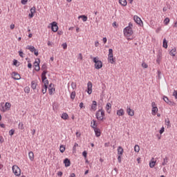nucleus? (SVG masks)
Segmentation results:
<instances>
[{
    "label": "nucleus",
    "instance_id": "obj_19",
    "mask_svg": "<svg viewBox=\"0 0 177 177\" xmlns=\"http://www.w3.org/2000/svg\"><path fill=\"white\" fill-rule=\"evenodd\" d=\"M35 12H36V8L33 6L30 8V13H29V18L30 19L33 18Z\"/></svg>",
    "mask_w": 177,
    "mask_h": 177
},
{
    "label": "nucleus",
    "instance_id": "obj_61",
    "mask_svg": "<svg viewBox=\"0 0 177 177\" xmlns=\"http://www.w3.org/2000/svg\"><path fill=\"white\" fill-rule=\"evenodd\" d=\"M79 107H80V109H83V108L84 107L83 102H80V103Z\"/></svg>",
    "mask_w": 177,
    "mask_h": 177
},
{
    "label": "nucleus",
    "instance_id": "obj_43",
    "mask_svg": "<svg viewBox=\"0 0 177 177\" xmlns=\"http://www.w3.org/2000/svg\"><path fill=\"white\" fill-rule=\"evenodd\" d=\"M24 91H25V93H29L30 91V88L29 86H25V88H24Z\"/></svg>",
    "mask_w": 177,
    "mask_h": 177
},
{
    "label": "nucleus",
    "instance_id": "obj_6",
    "mask_svg": "<svg viewBox=\"0 0 177 177\" xmlns=\"http://www.w3.org/2000/svg\"><path fill=\"white\" fill-rule=\"evenodd\" d=\"M151 115L155 116L158 113V108L157 106V104L156 102H151Z\"/></svg>",
    "mask_w": 177,
    "mask_h": 177
},
{
    "label": "nucleus",
    "instance_id": "obj_12",
    "mask_svg": "<svg viewBox=\"0 0 177 177\" xmlns=\"http://www.w3.org/2000/svg\"><path fill=\"white\" fill-rule=\"evenodd\" d=\"M92 88H93V84L91 81H88L87 82V91H86L88 95L92 94V91H93Z\"/></svg>",
    "mask_w": 177,
    "mask_h": 177
},
{
    "label": "nucleus",
    "instance_id": "obj_39",
    "mask_svg": "<svg viewBox=\"0 0 177 177\" xmlns=\"http://www.w3.org/2000/svg\"><path fill=\"white\" fill-rule=\"evenodd\" d=\"M140 150V146L139 145H135L134 146V151L139 153Z\"/></svg>",
    "mask_w": 177,
    "mask_h": 177
},
{
    "label": "nucleus",
    "instance_id": "obj_25",
    "mask_svg": "<svg viewBox=\"0 0 177 177\" xmlns=\"http://www.w3.org/2000/svg\"><path fill=\"white\" fill-rule=\"evenodd\" d=\"M119 4L122 7H126L127 6V0H118Z\"/></svg>",
    "mask_w": 177,
    "mask_h": 177
},
{
    "label": "nucleus",
    "instance_id": "obj_34",
    "mask_svg": "<svg viewBox=\"0 0 177 177\" xmlns=\"http://www.w3.org/2000/svg\"><path fill=\"white\" fill-rule=\"evenodd\" d=\"M80 18L82 19V21H83L84 22H86V21H87V20H88V17H87V16H86V15H80V16L78 17V19H80Z\"/></svg>",
    "mask_w": 177,
    "mask_h": 177
},
{
    "label": "nucleus",
    "instance_id": "obj_1",
    "mask_svg": "<svg viewBox=\"0 0 177 177\" xmlns=\"http://www.w3.org/2000/svg\"><path fill=\"white\" fill-rule=\"evenodd\" d=\"M133 24L129 23L128 26L125 27L123 30V34L125 37H129L133 35Z\"/></svg>",
    "mask_w": 177,
    "mask_h": 177
},
{
    "label": "nucleus",
    "instance_id": "obj_51",
    "mask_svg": "<svg viewBox=\"0 0 177 177\" xmlns=\"http://www.w3.org/2000/svg\"><path fill=\"white\" fill-rule=\"evenodd\" d=\"M82 156H83V157H84V158H86V157H87V152H86V151H84L82 152Z\"/></svg>",
    "mask_w": 177,
    "mask_h": 177
},
{
    "label": "nucleus",
    "instance_id": "obj_57",
    "mask_svg": "<svg viewBox=\"0 0 177 177\" xmlns=\"http://www.w3.org/2000/svg\"><path fill=\"white\" fill-rule=\"evenodd\" d=\"M102 41L104 44H106L107 42V38L106 37H103L102 38Z\"/></svg>",
    "mask_w": 177,
    "mask_h": 177
},
{
    "label": "nucleus",
    "instance_id": "obj_58",
    "mask_svg": "<svg viewBox=\"0 0 177 177\" xmlns=\"http://www.w3.org/2000/svg\"><path fill=\"white\" fill-rule=\"evenodd\" d=\"M75 135H76L77 138H80L81 137V133H79V131H76Z\"/></svg>",
    "mask_w": 177,
    "mask_h": 177
},
{
    "label": "nucleus",
    "instance_id": "obj_17",
    "mask_svg": "<svg viewBox=\"0 0 177 177\" xmlns=\"http://www.w3.org/2000/svg\"><path fill=\"white\" fill-rule=\"evenodd\" d=\"M157 160L155 158H151V160L149 161V167L153 168L156 165Z\"/></svg>",
    "mask_w": 177,
    "mask_h": 177
},
{
    "label": "nucleus",
    "instance_id": "obj_41",
    "mask_svg": "<svg viewBox=\"0 0 177 177\" xmlns=\"http://www.w3.org/2000/svg\"><path fill=\"white\" fill-rule=\"evenodd\" d=\"M65 150H66V148H65L64 145H60L59 151L61 153H64L65 151Z\"/></svg>",
    "mask_w": 177,
    "mask_h": 177
},
{
    "label": "nucleus",
    "instance_id": "obj_15",
    "mask_svg": "<svg viewBox=\"0 0 177 177\" xmlns=\"http://www.w3.org/2000/svg\"><path fill=\"white\" fill-rule=\"evenodd\" d=\"M116 115L118 116V117H122L125 115V111L124 109H122V108H120V109H118L116 111Z\"/></svg>",
    "mask_w": 177,
    "mask_h": 177
},
{
    "label": "nucleus",
    "instance_id": "obj_7",
    "mask_svg": "<svg viewBox=\"0 0 177 177\" xmlns=\"http://www.w3.org/2000/svg\"><path fill=\"white\" fill-rule=\"evenodd\" d=\"M41 81L43 82V84L44 86H48L49 85V82L46 77V72L44 71L41 73Z\"/></svg>",
    "mask_w": 177,
    "mask_h": 177
},
{
    "label": "nucleus",
    "instance_id": "obj_60",
    "mask_svg": "<svg viewBox=\"0 0 177 177\" xmlns=\"http://www.w3.org/2000/svg\"><path fill=\"white\" fill-rule=\"evenodd\" d=\"M24 52L21 51V50H19V57L23 58L24 57Z\"/></svg>",
    "mask_w": 177,
    "mask_h": 177
},
{
    "label": "nucleus",
    "instance_id": "obj_29",
    "mask_svg": "<svg viewBox=\"0 0 177 177\" xmlns=\"http://www.w3.org/2000/svg\"><path fill=\"white\" fill-rule=\"evenodd\" d=\"M61 118L64 120H68L69 116H68V113H62Z\"/></svg>",
    "mask_w": 177,
    "mask_h": 177
},
{
    "label": "nucleus",
    "instance_id": "obj_52",
    "mask_svg": "<svg viewBox=\"0 0 177 177\" xmlns=\"http://www.w3.org/2000/svg\"><path fill=\"white\" fill-rule=\"evenodd\" d=\"M62 46L63 49L66 50L67 48V44L66 43H63L62 44Z\"/></svg>",
    "mask_w": 177,
    "mask_h": 177
},
{
    "label": "nucleus",
    "instance_id": "obj_10",
    "mask_svg": "<svg viewBox=\"0 0 177 177\" xmlns=\"http://www.w3.org/2000/svg\"><path fill=\"white\" fill-rule=\"evenodd\" d=\"M97 102L95 100H93L91 105L90 111L92 112H95L97 110Z\"/></svg>",
    "mask_w": 177,
    "mask_h": 177
},
{
    "label": "nucleus",
    "instance_id": "obj_8",
    "mask_svg": "<svg viewBox=\"0 0 177 177\" xmlns=\"http://www.w3.org/2000/svg\"><path fill=\"white\" fill-rule=\"evenodd\" d=\"M50 25L51 26V30L53 32H57L58 31L59 27L56 21H53L52 23L50 24Z\"/></svg>",
    "mask_w": 177,
    "mask_h": 177
},
{
    "label": "nucleus",
    "instance_id": "obj_30",
    "mask_svg": "<svg viewBox=\"0 0 177 177\" xmlns=\"http://www.w3.org/2000/svg\"><path fill=\"white\" fill-rule=\"evenodd\" d=\"M107 59L108 62L111 64H113L115 62V57H108Z\"/></svg>",
    "mask_w": 177,
    "mask_h": 177
},
{
    "label": "nucleus",
    "instance_id": "obj_3",
    "mask_svg": "<svg viewBox=\"0 0 177 177\" xmlns=\"http://www.w3.org/2000/svg\"><path fill=\"white\" fill-rule=\"evenodd\" d=\"M12 104L10 102H6V104H1L0 106V111L3 113L8 112L10 110Z\"/></svg>",
    "mask_w": 177,
    "mask_h": 177
},
{
    "label": "nucleus",
    "instance_id": "obj_5",
    "mask_svg": "<svg viewBox=\"0 0 177 177\" xmlns=\"http://www.w3.org/2000/svg\"><path fill=\"white\" fill-rule=\"evenodd\" d=\"M12 173H14L15 176H19L21 174V170L19 166L14 165V166H12Z\"/></svg>",
    "mask_w": 177,
    "mask_h": 177
},
{
    "label": "nucleus",
    "instance_id": "obj_20",
    "mask_svg": "<svg viewBox=\"0 0 177 177\" xmlns=\"http://www.w3.org/2000/svg\"><path fill=\"white\" fill-rule=\"evenodd\" d=\"M117 153H118V156H122L123 155L124 149H123L122 147H118Z\"/></svg>",
    "mask_w": 177,
    "mask_h": 177
},
{
    "label": "nucleus",
    "instance_id": "obj_18",
    "mask_svg": "<svg viewBox=\"0 0 177 177\" xmlns=\"http://www.w3.org/2000/svg\"><path fill=\"white\" fill-rule=\"evenodd\" d=\"M111 109H112V105H111V102H107V104L105 106V110H106V113L110 114L111 112Z\"/></svg>",
    "mask_w": 177,
    "mask_h": 177
},
{
    "label": "nucleus",
    "instance_id": "obj_31",
    "mask_svg": "<svg viewBox=\"0 0 177 177\" xmlns=\"http://www.w3.org/2000/svg\"><path fill=\"white\" fill-rule=\"evenodd\" d=\"M26 49L30 50V52L32 53L35 50V46L31 45H28V46H26Z\"/></svg>",
    "mask_w": 177,
    "mask_h": 177
},
{
    "label": "nucleus",
    "instance_id": "obj_13",
    "mask_svg": "<svg viewBox=\"0 0 177 177\" xmlns=\"http://www.w3.org/2000/svg\"><path fill=\"white\" fill-rule=\"evenodd\" d=\"M133 21L138 24V25H141L143 24L141 18L138 17V15H134L133 16Z\"/></svg>",
    "mask_w": 177,
    "mask_h": 177
},
{
    "label": "nucleus",
    "instance_id": "obj_55",
    "mask_svg": "<svg viewBox=\"0 0 177 177\" xmlns=\"http://www.w3.org/2000/svg\"><path fill=\"white\" fill-rule=\"evenodd\" d=\"M94 45L95 47H98L100 46V42L98 41H95Z\"/></svg>",
    "mask_w": 177,
    "mask_h": 177
},
{
    "label": "nucleus",
    "instance_id": "obj_46",
    "mask_svg": "<svg viewBox=\"0 0 177 177\" xmlns=\"http://www.w3.org/2000/svg\"><path fill=\"white\" fill-rule=\"evenodd\" d=\"M122 155H118V162H119V163H122Z\"/></svg>",
    "mask_w": 177,
    "mask_h": 177
},
{
    "label": "nucleus",
    "instance_id": "obj_32",
    "mask_svg": "<svg viewBox=\"0 0 177 177\" xmlns=\"http://www.w3.org/2000/svg\"><path fill=\"white\" fill-rule=\"evenodd\" d=\"M113 57V50L112 48L109 49L108 58Z\"/></svg>",
    "mask_w": 177,
    "mask_h": 177
},
{
    "label": "nucleus",
    "instance_id": "obj_21",
    "mask_svg": "<svg viewBox=\"0 0 177 177\" xmlns=\"http://www.w3.org/2000/svg\"><path fill=\"white\" fill-rule=\"evenodd\" d=\"M35 71H36L37 72L40 71L39 59V61L35 62Z\"/></svg>",
    "mask_w": 177,
    "mask_h": 177
},
{
    "label": "nucleus",
    "instance_id": "obj_42",
    "mask_svg": "<svg viewBox=\"0 0 177 177\" xmlns=\"http://www.w3.org/2000/svg\"><path fill=\"white\" fill-rule=\"evenodd\" d=\"M161 58H162V53H159V54L157 55L156 62L159 63L160 61L161 60Z\"/></svg>",
    "mask_w": 177,
    "mask_h": 177
},
{
    "label": "nucleus",
    "instance_id": "obj_38",
    "mask_svg": "<svg viewBox=\"0 0 177 177\" xmlns=\"http://www.w3.org/2000/svg\"><path fill=\"white\" fill-rule=\"evenodd\" d=\"M79 147V144L75 142L73 147V153H76V148Z\"/></svg>",
    "mask_w": 177,
    "mask_h": 177
},
{
    "label": "nucleus",
    "instance_id": "obj_16",
    "mask_svg": "<svg viewBox=\"0 0 177 177\" xmlns=\"http://www.w3.org/2000/svg\"><path fill=\"white\" fill-rule=\"evenodd\" d=\"M55 88L54 87V84L50 83L49 84V88H48V94L50 95H52L53 94V92H55Z\"/></svg>",
    "mask_w": 177,
    "mask_h": 177
},
{
    "label": "nucleus",
    "instance_id": "obj_53",
    "mask_svg": "<svg viewBox=\"0 0 177 177\" xmlns=\"http://www.w3.org/2000/svg\"><path fill=\"white\" fill-rule=\"evenodd\" d=\"M77 59H80V60L83 59V55H82V53H79Z\"/></svg>",
    "mask_w": 177,
    "mask_h": 177
},
{
    "label": "nucleus",
    "instance_id": "obj_63",
    "mask_svg": "<svg viewBox=\"0 0 177 177\" xmlns=\"http://www.w3.org/2000/svg\"><path fill=\"white\" fill-rule=\"evenodd\" d=\"M15 27V25L14 24H12L11 25H10V28H11V30H13Z\"/></svg>",
    "mask_w": 177,
    "mask_h": 177
},
{
    "label": "nucleus",
    "instance_id": "obj_54",
    "mask_svg": "<svg viewBox=\"0 0 177 177\" xmlns=\"http://www.w3.org/2000/svg\"><path fill=\"white\" fill-rule=\"evenodd\" d=\"M165 132V127H161L159 133L160 135H162Z\"/></svg>",
    "mask_w": 177,
    "mask_h": 177
},
{
    "label": "nucleus",
    "instance_id": "obj_24",
    "mask_svg": "<svg viewBox=\"0 0 177 177\" xmlns=\"http://www.w3.org/2000/svg\"><path fill=\"white\" fill-rule=\"evenodd\" d=\"M169 55H170L171 57H176V47L173 48L169 51Z\"/></svg>",
    "mask_w": 177,
    "mask_h": 177
},
{
    "label": "nucleus",
    "instance_id": "obj_40",
    "mask_svg": "<svg viewBox=\"0 0 177 177\" xmlns=\"http://www.w3.org/2000/svg\"><path fill=\"white\" fill-rule=\"evenodd\" d=\"M167 163H168V158H164L163 162H162V166L167 165Z\"/></svg>",
    "mask_w": 177,
    "mask_h": 177
},
{
    "label": "nucleus",
    "instance_id": "obj_36",
    "mask_svg": "<svg viewBox=\"0 0 177 177\" xmlns=\"http://www.w3.org/2000/svg\"><path fill=\"white\" fill-rule=\"evenodd\" d=\"M76 96V92L75 91H72L70 95V97L72 100H73L75 98Z\"/></svg>",
    "mask_w": 177,
    "mask_h": 177
},
{
    "label": "nucleus",
    "instance_id": "obj_64",
    "mask_svg": "<svg viewBox=\"0 0 177 177\" xmlns=\"http://www.w3.org/2000/svg\"><path fill=\"white\" fill-rule=\"evenodd\" d=\"M33 51H35V55H36V56L39 55V51L35 49V50H33Z\"/></svg>",
    "mask_w": 177,
    "mask_h": 177
},
{
    "label": "nucleus",
    "instance_id": "obj_56",
    "mask_svg": "<svg viewBox=\"0 0 177 177\" xmlns=\"http://www.w3.org/2000/svg\"><path fill=\"white\" fill-rule=\"evenodd\" d=\"M57 176L59 177H62L63 176V172L62 171H58L57 174Z\"/></svg>",
    "mask_w": 177,
    "mask_h": 177
},
{
    "label": "nucleus",
    "instance_id": "obj_28",
    "mask_svg": "<svg viewBox=\"0 0 177 177\" xmlns=\"http://www.w3.org/2000/svg\"><path fill=\"white\" fill-rule=\"evenodd\" d=\"M97 122L96 120H91V127L93 129H95L97 128Z\"/></svg>",
    "mask_w": 177,
    "mask_h": 177
},
{
    "label": "nucleus",
    "instance_id": "obj_35",
    "mask_svg": "<svg viewBox=\"0 0 177 177\" xmlns=\"http://www.w3.org/2000/svg\"><path fill=\"white\" fill-rule=\"evenodd\" d=\"M41 70H43V73L46 72V74L48 73L47 66L46 64H43V66H41Z\"/></svg>",
    "mask_w": 177,
    "mask_h": 177
},
{
    "label": "nucleus",
    "instance_id": "obj_50",
    "mask_svg": "<svg viewBox=\"0 0 177 177\" xmlns=\"http://www.w3.org/2000/svg\"><path fill=\"white\" fill-rule=\"evenodd\" d=\"M28 2V0H21V3L22 5H26Z\"/></svg>",
    "mask_w": 177,
    "mask_h": 177
},
{
    "label": "nucleus",
    "instance_id": "obj_59",
    "mask_svg": "<svg viewBox=\"0 0 177 177\" xmlns=\"http://www.w3.org/2000/svg\"><path fill=\"white\" fill-rule=\"evenodd\" d=\"M9 133L10 136H12L15 133V130H10Z\"/></svg>",
    "mask_w": 177,
    "mask_h": 177
},
{
    "label": "nucleus",
    "instance_id": "obj_4",
    "mask_svg": "<svg viewBox=\"0 0 177 177\" xmlns=\"http://www.w3.org/2000/svg\"><path fill=\"white\" fill-rule=\"evenodd\" d=\"M96 119L99 121H103L105 118V112L103 109H99L95 113Z\"/></svg>",
    "mask_w": 177,
    "mask_h": 177
},
{
    "label": "nucleus",
    "instance_id": "obj_49",
    "mask_svg": "<svg viewBox=\"0 0 177 177\" xmlns=\"http://www.w3.org/2000/svg\"><path fill=\"white\" fill-rule=\"evenodd\" d=\"M165 124L168 127H171L170 120H165Z\"/></svg>",
    "mask_w": 177,
    "mask_h": 177
},
{
    "label": "nucleus",
    "instance_id": "obj_62",
    "mask_svg": "<svg viewBox=\"0 0 177 177\" xmlns=\"http://www.w3.org/2000/svg\"><path fill=\"white\" fill-rule=\"evenodd\" d=\"M161 30H162V28H161V27H158V28L156 29V33H158V32H160Z\"/></svg>",
    "mask_w": 177,
    "mask_h": 177
},
{
    "label": "nucleus",
    "instance_id": "obj_23",
    "mask_svg": "<svg viewBox=\"0 0 177 177\" xmlns=\"http://www.w3.org/2000/svg\"><path fill=\"white\" fill-rule=\"evenodd\" d=\"M64 164L65 167H68L71 166V160L68 159V158H66V159L64 160Z\"/></svg>",
    "mask_w": 177,
    "mask_h": 177
},
{
    "label": "nucleus",
    "instance_id": "obj_37",
    "mask_svg": "<svg viewBox=\"0 0 177 177\" xmlns=\"http://www.w3.org/2000/svg\"><path fill=\"white\" fill-rule=\"evenodd\" d=\"M164 24L165 26H167L169 22H170V19L169 17H166L164 21H163Z\"/></svg>",
    "mask_w": 177,
    "mask_h": 177
},
{
    "label": "nucleus",
    "instance_id": "obj_45",
    "mask_svg": "<svg viewBox=\"0 0 177 177\" xmlns=\"http://www.w3.org/2000/svg\"><path fill=\"white\" fill-rule=\"evenodd\" d=\"M18 128L21 130H24V123H19V124H18Z\"/></svg>",
    "mask_w": 177,
    "mask_h": 177
},
{
    "label": "nucleus",
    "instance_id": "obj_44",
    "mask_svg": "<svg viewBox=\"0 0 177 177\" xmlns=\"http://www.w3.org/2000/svg\"><path fill=\"white\" fill-rule=\"evenodd\" d=\"M48 86H43V89H41V92H43V94H45L47 91Z\"/></svg>",
    "mask_w": 177,
    "mask_h": 177
},
{
    "label": "nucleus",
    "instance_id": "obj_47",
    "mask_svg": "<svg viewBox=\"0 0 177 177\" xmlns=\"http://www.w3.org/2000/svg\"><path fill=\"white\" fill-rule=\"evenodd\" d=\"M172 95L175 97L176 100H177V91L176 90L174 91Z\"/></svg>",
    "mask_w": 177,
    "mask_h": 177
},
{
    "label": "nucleus",
    "instance_id": "obj_33",
    "mask_svg": "<svg viewBox=\"0 0 177 177\" xmlns=\"http://www.w3.org/2000/svg\"><path fill=\"white\" fill-rule=\"evenodd\" d=\"M162 47L165 48V49H167L168 48V44H167V41L166 38H165L163 39Z\"/></svg>",
    "mask_w": 177,
    "mask_h": 177
},
{
    "label": "nucleus",
    "instance_id": "obj_9",
    "mask_svg": "<svg viewBox=\"0 0 177 177\" xmlns=\"http://www.w3.org/2000/svg\"><path fill=\"white\" fill-rule=\"evenodd\" d=\"M165 102H166L169 106H176V102H172V101L169 100V97L166 95H164L162 97Z\"/></svg>",
    "mask_w": 177,
    "mask_h": 177
},
{
    "label": "nucleus",
    "instance_id": "obj_48",
    "mask_svg": "<svg viewBox=\"0 0 177 177\" xmlns=\"http://www.w3.org/2000/svg\"><path fill=\"white\" fill-rule=\"evenodd\" d=\"M142 67L144 68H148V64L145 62L142 63Z\"/></svg>",
    "mask_w": 177,
    "mask_h": 177
},
{
    "label": "nucleus",
    "instance_id": "obj_11",
    "mask_svg": "<svg viewBox=\"0 0 177 177\" xmlns=\"http://www.w3.org/2000/svg\"><path fill=\"white\" fill-rule=\"evenodd\" d=\"M126 112L127 115L130 117H133L135 115V111L133 109H131L130 106L127 107Z\"/></svg>",
    "mask_w": 177,
    "mask_h": 177
},
{
    "label": "nucleus",
    "instance_id": "obj_26",
    "mask_svg": "<svg viewBox=\"0 0 177 177\" xmlns=\"http://www.w3.org/2000/svg\"><path fill=\"white\" fill-rule=\"evenodd\" d=\"M93 131L95 132V135L96 137H100L101 136V131L100 129H93Z\"/></svg>",
    "mask_w": 177,
    "mask_h": 177
},
{
    "label": "nucleus",
    "instance_id": "obj_27",
    "mask_svg": "<svg viewBox=\"0 0 177 177\" xmlns=\"http://www.w3.org/2000/svg\"><path fill=\"white\" fill-rule=\"evenodd\" d=\"M28 156H29V160H30V161H34L35 155H34V152H32V151H30V152H29Z\"/></svg>",
    "mask_w": 177,
    "mask_h": 177
},
{
    "label": "nucleus",
    "instance_id": "obj_14",
    "mask_svg": "<svg viewBox=\"0 0 177 177\" xmlns=\"http://www.w3.org/2000/svg\"><path fill=\"white\" fill-rule=\"evenodd\" d=\"M11 77H12V79L15 80H19L21 79V75L20 74H19L18 73L14 71L12 72V73H11Z\"/></svg>",
    "mask_w": 177,
    "mask_h": 177
},
{
    "label": "nucleus",
    "instance_id": "obj_2",
    "mask_svg": "<svg viewBox=\"0 0 177 177\" xmlns=\"http://www.w3.org/2000/svg\"><path fill=\"white\" fill-rule=\"evenodd\" d=\"M93 62L94 63V67L95 69L99 70L103 67V63L99 59L98 57H93Z\"/></svg>",
    "mask_w": 177,
    "mask_h": 177
},
{
    "label": "nucleus",
    "instance_id": "obj_22",
    "mask_svg": "<svg viewBox=\"0 0 177 177\" xmlns=\"http://www.w3.org/2000/svg\"><path fill=\"white\" fill-rule=\"evenodd\" d=\"M37 80H32V82L30 83V86L32 87V89L35 90L37 88Z\"/></svg>",
    "mask_w": 177,
    "mask_h": 177
}]
</instances>
